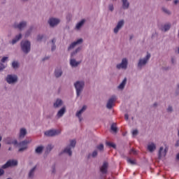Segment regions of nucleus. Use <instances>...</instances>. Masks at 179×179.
<instances>
[{"mask_svg":"<svg viewBox=\"0 0 179 179\" xmlns=\"http://www.w3.org/2000/svg\"><path fill=\"white\" fill-rule=\"evenodd\" d=\"M6 59H8V57H3L1 59V62H5V61H6Z\"/></svg>","mask_w":179,"mask_h":179,"instance_id":"47","label":"nucleus"},{"mask_svg":"<svg viewBox=\"0 0 179 179\" xmlns=\"http://www.w3.org/2000/svg\"><path fill=\"white\" fill-rule=\"evenodd\" d=\"M43 149H44L43 146H39L35 150V152L36 153L40 154L43 152Z\"/></svg>","mask_w":179,"mask_h":179,"instance_id":"30","label":"nucleus"},{"mask_svg":"<svg viewBox=\"0 0 179 179\" xmlns=\"http://www.w3.org/2000/svg\"><path fill=\"white\" fill-rule=\"evenodd\" d=\"M170 27H171V25L166 24L163 27V28H162V31H167V30H170Z\"/></svg>","mask_w":179,"mask_h":179,"instance_id":"28","label":"nucleus"},{"mask_svg":"<svg viewBox=\"0 0 179 179\" xmlns=\"http://www.w3.org/2000/svg\"><path fill=\"white\" fill-rule=\"evenodd\" d=\"M55 75L56 76V78H59V76H62V71L61 70V69H56L55 71Z\"/></svg>","mask_w":179,"mask_h":179,"instance_id":"24","label":"nucleus"},{"mask_svg":"<svg viewBox=\"0 0 179 179\" xmlns=\"http://www.w3.org/2000/svg\"><path fill=\"white\" fill-rule=\"evenodd\" d=\"M122 26H124V20H122L117 23V27L114 29V33H118V31Z\"/></svg>","mask_w":179,"mask_h":179,"instance_id":"16","label":"nucleus"},{"mask_svg":"<svg viewBox=\"0 0 179 179\" xmlns=\"http://www.w3.org/2000/svg\"><path fill=\"white\" fill-rule=\"evenodd\" d=\"M106 145L107 146H109V148H113V149H115L116 148L115 144H114L113 143L106 142Z\"/></svg>","mask_w":179,"mask_h":179,"instance_id":"31","label":"nucleus"},{"mask_svg":"<svg viewBox=\"0 0 179 179\" xmlns=\"http://www.w3.org/2000/svg\"><path fill=\"white\" fill-rule=\"evenodd\" d=\"M48 23L51 27H54V26H57V24L59 23V20L57 18H50L48 21Z\"/></svg>","mask_w":179,"mask_h":179,"instance_id":"12","label":"nucleus"},{"mask_svg":"<svg viewBox=\"0 0 179 179\" xmlns=\"http://www.w3.org/2000/svg\"><path fill=\"white\" fill-rule=\"evenodd\" d=\"M128 66V60L127 59H123L122 62L117 65V69H127Z\"/></svg>","mask_w":179,"mask_h":179,"instance_id":"9","label":"nucleus"},{"mask_svg":"<svg viewBox=\"0 0 179 179\" xmlns=\"http://www.w3.org/2000/svg\"><path fill=\"white\" fill-rule=\"evenodd\" d=\"M127 162L130 164H136V162H135V160H132L129 158L127 159Z\"/></svg>","mask_w":179,"mask_h":179,"instance_id":"36","label":"nucleus"},{"mask_svg":"<svg viewBox=\"0 0 179 179\" xmlns=\"http://www.w3.org/2000/svg\"><path fill=\"white\" fill-rule=\"evenodd\" d=\"M129 118V116L128 115V114H125L124 115V119L128 121V119Z\"/></svg>","mask_w":179,"mask_h":179,"instance_id":"49","label":"nucleus"},{"mask_svg":"<svg viewBox=\"0 0 179 179\" xmlns=\"http://www.w3.org/2000/svg\"><path fill=\"white\" fill-rule=\"evenodd\" d=\"M117 100V97L115 96H112L111 98L109 99L108 103L106 104L107 108L110 110L113 108V106H114V102Z\"/></svg>","mask_w":179,"mask_h":179,"instance_id":"10","label":"nucleus"},{"mask_svg":"<svg viewBox=\"0 0 179 179\" xmlns=\"http://www.w3.org/2000/svg\"><path fill=\"white\" fill-rule=\"evenodd\" d=\"M80 43H83V39L80 38L77 41L72 43L69 47V50H72V48H74L76 45H78V44H80Z\"/></svg>","mask_w":179,"mask_h":179,"instance_id":"15","label":"nucleus"},{"mask_svg":"<svg viewBox=\"0 0 179 179\" xmlns=\"http://www.w3.org/2000/svg\"><path fill=\"white\" fill-rule=\"evenodd\" d=\"M29 142L30 141L24 140V141L17 144V140L13 141L10 138H7L6 139V143H7V145H14V146H16V145H17L20 148L18 152H24V150H26V149H27V145H29Z\"/></svg>","mask_w":179,"mask_h":179,"instance_id":"1","label":"nucleus"},{"mask_svg":"<svg viewBox=\"0 0 179 179\" xmlns=\"http://www.w3.org/2000/svg\"><path fill=\"white\" fill-rule=\"evenodd\" d=\"M30 47L31 45L29 41H25L21 42V48L24 54H28V52H30Z\"/></svg>","mask_w":179,"mask_h":179,"instance_id":"4","label":"nucleus"},{"mask_svg":"<svg viewBox=\"0 0 179 179\" xmlns=\"http://www.w3.org/2000/svg\"><path fill=\"white\" fill-rule=\"evenodd\" d=\"M52 173H55V169H53Z\"/></svg>","mask_w":179,"mask_h":179,"instance_id":"54","label":"nucleus"},{"mask_svg":"<svg viewBox=\"0 0 179 179\" xmlns=\"http://www.w3.org/2000/svg\"><path fill=\"white\" fill-rule=\"evenodd\" d=\"M0 148H1V144H0Z\"/></svg>","mask_w":179,"mask_h":179,"instance_id":"60","label":"nucleus"},{"mask_svg":"<svg viewBox=\"0 0 179 179\" xmlns=\"http://www.w3.org/2000/svg\"><path fill=\"white\" fill-rule=\"evenodd\" d=\"M4 173H5V171H3V169H0V176H3Z\"/></svg>","mask_w":179,"mask_h":179,"instance_id":"46","label":"nucleus"},{"mask_svg":"<svg viewBox=\"0 0 179 179\" xmlns=\"http://www.w3.org/2000/svg\"><path fill=\"white\" fill-rule=\"evenodd\" d=\"M111 131L113 132H117V125L115 124H113L110 127Z\"/></svg>","mask_w":179,"mask_h":179,"instance_id":"32","label":"nucleus"},{"mask_svg":"<svg viewBox=\"0 0 179 179\" xmlns=\"http://www.w3.org/2000/svg\"><path fill=\"white\" fill-rule=\"evenodd\" d=\"M178 87H179V85H178Z\"/></svg>","mask_w":179,"mask_h":179,"instance_id":"58","label":"nucleus"},{"mask_svg":"<svg viewBox=\"0 0 179 179\" xmlns=\"http://www.w3.org/2000/svg\"><path fill=\"white\" fill-rule=\"evenodd\" d=\"M173 2L175 3V5H177V3H178V0H175Z\"/></svg>","mask_w":179,"mask_h":179,"instance_id":"51","label":"nucleus"},{"mask_svg":"<svg viewBox=\"0 0 179 179\" xmlns=\"http://www.w3.org/2000/svg\"><path fill=\"white\" fill-rule=\"evenodd\" d=\"M150 58V54L148 53L145 59H141L138 64V68H141L142 66H143V65H146Z\"/></svg>","mask_w":179,"mask_h":179,"instance_id":"7","label":"nucleus"},{"mask_svg":"<svg viewBox=\"0 0 179 179\" xmlns=\"http://www.w3.org/2000/svg\"><path fill=\"white\" fill-rule=\"evenodd\" d=\"M169 150V148L166 147L165 149L163 147H160L158 154L159 159H162V157H166V155H167V152Z\"/></svg>","mask_w":179,"mask_h":179,"instance_id":"8","label":"nucleus"},{"mask_svg":"<svg viewBox=\"0 0 179 179\" xmlns=\"http://www.w3.org/2000/svg\"><path fill=\"white\" fill-rule=\"evenodd\" d=\"M1 141H2V137H1V136H0V142H1Z\"/></svg>","mask_w":179,"mask_h":179,"instance_id":"55","label":"nucleus"},{"mask_svg":"<svg viewBox=\"0 0 179 179\" xmlns=\"http://www.w3.org/2000/svg\"><path fill=\"white\" fill-rule=\"evenodd\" d=\"M8 150H10V148H9Z\"/></svg>","mask_w":179,"mask_h":179,"instance_id":"59","label":"nucleus"},{"mask_svg":"<svg viewBox=\"0 0 179 179\" xmlns=\"http://www.w3.org/2000/svg\"><path fill=\"white\" fill-rule=\"evenodd\" d=\"M43 37L44 36L43 35H38V37H37V41H41V40H43Z\"/></svg>","mask_w":179,"mask_h":179,"instance_id":"40","label":"nucleus"},{"mask_svg":"<svg viewBox=\"0 0 179 179\" xmlns=\"http://www.w3.org/2000/svg\"><path fill=\"white\" fill-rule=\"evenodd\" d=\"M52 145H48L46 148V150L47 152H51V150H52Z\"/></svg>","mask_w":179,"mask_h":179,"instance_id":"35","label":"nucleus"},{"mask_svg":"<svg viewBox=\"0 0 179 179\" xmlns=\"http://www.w3.org/2000/svg\"><path fill=\"white\" fill-rule=\"evenodd\" d=\"M97 149L99 150H103L104 149V145L103 144H101V145L97 146Z\"/></svg>","mask_w":179,"mask_h":179,"instance_id":"38","label":"nucleus"},{"mask_svg":"<svg viewBox=\"0 0 179 179\" xmlns=\"http://www.w3.org/2000/svg\"><path fill=\"white\" fill-rule=\"evenodd\" d=\"M97 156V151L95 150L92 152V157H96Z\"/></svg>","mask_w":179,"mask_h":179,"instance_id":"44","label":"nucleus"},{"mask_svg":"<svg viewBox=\"0 0 179 179\" xmlns=\"http://www.w3.org/2000/svg\"><path fill=\"white\" fill-rule=\"evenodd\" d=\"M130 153H133V155H136V150H135V149H131Z\"/></svg>","mask_w":179,"mask_h":179,"instance_id":"45","label":"nucleus"},{"mask_svg":"<svg viewBox=\"0 0 179 179\" xmlns=\"http://www.w3.org/2000/svg\"><path fill=\"white\" fill-rule=\"evenodd\" d=\"M167 111H168V112H171V111H173V107L169 106V108H167Z\"/></svg>","mask_w":179,"mask_h":179,"instance_id":"48","label":"nucleus"},{"mask_svg":"<svg viewBox=\"0 0 179 179\" xmlns=\"http://www.w3.org/2000/svg\"><path fill=\"white\" fill-rule=\"evenodd\" d=\"M74 86H75L76 90L77 96H78V97H79V96H80V93L83 90V87L85 86V83L83 81H77L74 84Z\"/></svg>","mask_w":179,"mask_h":179,"instance_id":"3","label":"nucleus"},{"mask_svg":"<svg viewBox=\"0 0 179 179\" xmlns=\"http://www.w3.org/2000/svg\"><path fill=\"white\" fill-rule=\"evenodd\" d=\"M6 82L10 84L15 83V82H17V76L8 75L6 78Z\"/></svg>","mask_w":179,"mask_h":179,"instance_id":"11","label":"nucleus"},{"mask_svg":"<svg viewBox=\"0 0 179 179\" xmlns=\"http://www.w3.org/2000/svg\"><path fill=\"white\" fill-rule=\"evenodd\" d=\"M156 106H157V103H154V107H156Z\"/></svg>","mask_w":179,"mask_h":179,"instance_id":"53","label":"nucleus"},{"mask_svg":"<svg viewBox=\"0 0 179 179\" xmlns=\"http://www.w3.org/2000/svg\"><path fill=\"white\" fill-rule=\"evenodd\" d=\"M64 114H65V108L63 107L57 113V117H62V115H64Z\"/></svg>","mask_w":179,"mask_h":179,"instance_id":"23","label":"nucleus"},{"mask_svg":"<svg viewBox=\"0 0 179 179\" xmlns=\"http://www.w3.org/2000/svg\"><path fill=\"white\" fill-rule=\"evenodd\" d=\"M59 134H61V130L59 129H52L45 132L46 136H56V135H59Z\"/></svg>","mask_w":179,"mask_h":179,"instance_id":"5","label":"nucleus"},{"mask_svg":"<svg viewBox=\"0 0 179 179\" xmlns=\"http://www.w3.org/2000/svg\"><path fill=\"white\" fill-rule=\"evenodd\" d=\"M132 135H133V136H136V135H138V130H136V129L133 130Z\"/></svg>","mask_w":179,"mask_h":179,"instance_id":"39","label":"nucleus"},{"mask_svg":"<svg viewBox=\"0 0 179 179\" xmlns=\"http://www.w3.org/2000/svg\"><path fill=\"white\" fill-rule=\"evenodd\" d=\"M60 106H62V100L61 99H57L56 101V102L54 103V107H55V108L60 107Z\"/></svg>","mask_w":179,"mask_h":179,"instance_id":"26","label":"nucleus"},{"mask_svg":"<svg viewBox=\"0 0 179 179\" xmlns=\"http://www.w3.org/2000/svg\"><path fill=\"white\" fill-rule=\"evenodd\" d=\"M79 51H80V48H77L75 52L71 53V57H73L75 55V54H78V52H79Z\"/></svg>","mask_w":179,"mask_h":179,"instance_id":"37","label":"nucleus"},{"mask_svg":"<svg viewBox=\"0 0 179 179\" xmlns=\"http://www.w3.org/2000/svg\"><path fill=\"white\" fill-rule=\"evenodd\" d=\"M130 40H132V36H130Z\"/></svg>","mask_w":179,"mask_h":179,"instance_id":"57","label":"nucleus"},{"mask_svg":"<svg viewBox=\"0 0 179 179\" xmlns=\"http://www.w3.org/2000/svg\"><path fill=\"white\" fill-rule=\"evenodd\" d=\"M14 166H17V161L15 159H10L2 166V169H8V167H13Z\"/></svg>","mask_w":179,"mask_h":179,"instance_id":"6","label":"nucleus"},{"mask_svg":"<svg viewBox=\"0 0 179 179\" xmlns=\"http://www.w3.org/2000/svg\"><path fill=\"white\" fill-rule=\"evenodd\" d=\"M178 54H179V48H178Z\"/></svg>","mask_w":179,"mask_h":179,"instance_id":"56","label":"nucleus"},{"mask_svg":"<svg viewBox=\"0 0 179 179\" xmlns=\"http://www.w3.org/2000/svg\"><path fill=\"white\" fill-rule=\"evenodd\" d=\"M108 168V163L104 162L100 169L101 173H102V174H106L107 173Z\"/></svg>","mask_w":179,"mask_h":179,"instance_id":"14","label":"nucleus"},{"mask_svg":"<svg viewBox=\"0 0 179 179\" xmlns=\"http://www.w3.org/2000/svg\"><path fill=\"white\" fill-rule=\"evenodd\" d=\"M22 38V34H20L19 35H17L14 39L12 40L11 43L12 44H16L17 41H19Z\"/></svg>","mask_w":179,"mask_h":179,"instance_id":"20","label":"nucleus"},{"mask_svg":"<svg viewBox=\"0 0 179 179\" xmlns=\"http://www.w3.org/2000/svg\"><path fill=\"white\" fill-rule=\"evenodd\" d=\"M45 59H48V57H45L43 59V61H45Z\"/></svg>","mask_w":179,"mask_h":179,"instance_id":"52","label":"nucleus"},{"mask_svg":"<svg viewBox=\"0 0 179 179\" xmlns=\"http://www.w3.org/2000/svg\"><path fill=\"white\" fill-rule=\"evenodd\" d=\"M162 10L165 13H167V15H170V11H169V10H167L166 8H163Z\"/></svg>","mask_w":179,"mask_h":179,"instance_id":"42","label":"nucleus"},{"mask_svg":"<svg viewBox=\"0 0 179 179\" xmlns=\"http://www.w3.org/2000/svg\"><path fill=\"white\" fill-rule=\"evenodd\" d=\"M123 9H128L129 8V3L128 0H122Z\"/></svg>","mask_w":179,"mask_h":179,"instance_id":"22","label":"nucleus"},{"mask_svg":"<svg viewBox=\"0 0 179 179\" xmlns=\"http://www.w3.org/2000/svg\"><path fill=\"white\" fill-rule=\"evenodd\" d=\"M125 85H127V78H125L120 85L118 86V89H124L125 87Z\"/></svg>","mask_w":179,"mask_h":179,"instance_id":"25","label":"nucleus"},{"mask_svg":"<svg viewBox=\"0 0 179 179\" xmlns=\"http://www.w3.org/2000/svg\"><path fill=\"white\" fill-rule=\"evenodd\" d=\"M79 64H80V62H76V60L74 59H71L70 60V65L72 66H78Z\"/></svg>","mask_w":179,"mask_h":179,"instance_id":"21","label":"nucleus"},{"mask_svg":"<svg viewBox=\"0 0 179 179\" xmlns=\"http://www.w3.org/2000/svg\"><path fill=\"white\" fill-rule=\"evenodd\" d=\"M29 35H30V31H27L25 34V37H29Z\"/></svg>","mask_w":179,"mask_h":179,"instance_id":"50","label":"nucleus"},{"mask_svg":"<svg viewBox=\"0 0 179 179\" xmlns=\"http://www.w3.org/2000/svg\"><path fill=\"white\" fill-rule=\"evenodd\" d=\"M87 108V106H83V108L76 113V117L79 118L80 122L82 121V117H80V115H82V113H83V111L86 110Z\"/></svg>","mask_w":179,"mask_h":179,"instance_id":"13","label":"nucleus"},{"mask_svg":"<svg viewBox=\"0 0 179 179\" xmlns=\"http://www.w3.org/2000/svg\"><path fill=\"white\" fill-rule=\"evenodd\" d=\"M3 69H5V66L2 63H0V71Z\"/></svg>","mask_w":179,"mask_h":179,"instance_id":"43","label":"nucleus"},{"mask_svg":"<svg viewBox=\"0 0 179 179\" xmlns=\"http://www.w3.org/2000/svg\"><path fill=\"white\" fill-rule=\"evenodd\" d=\"M26 134H27V131H26V129H24V128L21 129L20 130V136H19L20 139L24 138V136H26Z\"/></svg>","mask_w":179,"mask_h":179,"instance_id":"18","label":"nucleus"},{"mask_svg":"<svg viewBox=\"0 0 179 179\" xmlns=\"http://www.w3.org/2000/svg\"><path fill=\"white\" fill-rule=\"evenodd\" d=\"M26 22H22L19 24H15L14 27L15 29H19V30H22V29H24V27L27 26Z\"/></svg>","mask_w":179,"mask_h":179,"instance_id":"17","label":"nucleus"},{"mask_svg":"<svg viewBox=\"0 0 179 179\" xmlns=\"http://www.w3.org/2000/svg\"><path fill=\"white\" fill-rule=\"evenodd\" d=\"M85 20H82L80 22H78L76 25V29H79L83 26V24L85 23Z\"/></svg>","mask_w":179,"mask_h":179,"instance_id":"29","label":"nucleus"},{"mask_svg":"<svg viewBox=\"0 0 179 179\" xmlns=\"http://www.w3.org/2000/svg\"><path fill=\"white\" fill-rule=\"evenodd\" d=\"M76 146V140H71L70 145H68L64 150V153H67L69 156H72V149Z\"/></svg>","mask_w":179,"mask_h":179,"instance_id":"2","label":"nucleus"},{"mask_svg":"<svg viewBox=\"0 0 179 179\" xmlns=\"http://www.w3.org/2000/svg\"><path fill=\"white\" fill-rule=\"evenodd\" d=\"M52 49H51V50L52 51H54L55 50V48H56V46H55V38H53L52 40Z\"/></svg>","mask_w":179,"mask_h":179,"instance_id":"34","label":"nucleus"},{"mask_svg":"<svg viewBox=\"0 0 179 179\" xmlns=\"http://www.w3.org/2000/svg\"><path fill=\"white\" fill-rule=\"evenodd\" d=\"M12 66L14 68V69H16V68L19 67V63H17V62H13L12 63Z\"/></svg>","mask_w":179,"mask_h":179,"instance_id":"33","label":"nucleus"},{"mask_svg":"<svg viewBox=\"0 0 179 179\" xmlns=\"http://www.w3.org/2000/svg\"><path fill=\"white\" fill-rule=\"evenodd\" d=\"M148 150L152 153V152H154V150H156V145L153 143L149 144L148 145Z\"/></svg>","mask_w":179,"mask_h":179,"instance_id":"19","label":"nucleus"},{"mask_svg":"<svg viewBox=\"0 0 179 179\" xmlns=\"http://www.w3.org/2000/svg\"><path fill=\"white\" fill-rule=\"evenodd\" d=\"M36 171V166L32 168L31 170L29 171V178H33V177L34 176V171Z\"/></svg>","mask_w":179,"mask_h":179,"instance_id":"27","label":"nucleus"},{"mask_svg":"<svg viewBox=\"0 0 179 179\" xmlns=\"http://www.w3.org/2000/svg\"><path fill=\"white\" fill-rule=\"evenodd\" d=\"M108 8H109V10H111V12L114 10V6H113V4H110Z\"/></svg>","mask_w":179,"mask_h":179,"instance_id":"41","label":"nucleus"}]
</instances>
